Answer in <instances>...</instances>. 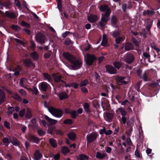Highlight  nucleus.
<instances>
[{"mask_svg": "<svg viewBox=\"0 0 160 160\" xmlns=\"http://www.w3.org/2000/svg\"><path fill=\"white\" fill-rule=\"evenodd\" d=\"M99 9L100 11L104 13L102 14V17L98 24L101 28H104L110 19V16L111 12V9L106 4L101 5Z\"/></svg>", "mask_w": 160, "mask_h": 160, "instance_id": "f257e3e1", "label": "nucleus"}, {"mask_svg": "<svg viewBox=\"0 0 160 160\" xmlns=\"http://www.w3.org/2000/svg\"><path fill=\"white\" fill-rule=\"evenodd\" d=\"M48 109L49 111L53 116L57 118L61 117L63 114V111L60 109L50 107H48Z\"/></svg>", "mask_w": 160, "mask_h": 160, "instance_id": "f03ea898", "label": "nucleus"}, {"mask_svg": "<svg viewBox=\"0 0 160 160\" xmlns=\"http://www.w3.org/2000/svg\"><path fill=\"white\" fill-rule=\"evenodd\" d=\"M82 60L81 59H76L75 58L74 60H73L71 63L72 64L70 67L72 69L77 70L82 67Z\"/></svg>", "mask_w": 160, "mask_h": 160, "instance_id": "7ed1b4c3", "label": "nucleus"}, {"mask_svg": "<svg viewBox=\"0 0 160 160\" xmlns=\"http://www.w3.org/2000/svg\"><path fill=\"white\" fill-rule=\"evenodd\" d=\"M97 58L94 54H87L85 60L86 63L88 65H92Z\"/></svg>", "mask_w": 160, "mask_h": 160, "instance_id": "20e7f679", "label": "nucleus"}, {"mask_svg": "<svg viewBox=\"0 0 160 160\" xmlns=\"http://www.w3.org/2000/svg\"><path fill=\"white\" fill-rule=\"evenodd\" d=\"M98 136V134L96 132H92L87 136L88 143H90L95 141Z\"/></svg>", "mask_w": 160, "mask_h": 160, "instance_id": "39448f33", "label": "nucleus"}, {"mask_svg": "<svg viewBox=\"0 0 160 160\" xmlns=\"http://www.w3.org/2000/svg\"><path fill=\"white\" fill-rule=\"evenodd\" d=\"M35 39L37 42L41 43H43L45 42L46 38L45 35H43L41 33L39 32L36 35Z\"/></svg>", "mask_w": 160, "mask_h": 160, "instance_id": "423d86ee", "label": "nucleus"}, {"mask_svg": "<svg viewBox=\"0 0 160 160\" xmlns=\"http://www.w3.org/2000/svg\"><path fill=\"white\" fill-rule=\"evenodd\" d=\"M52 76L54 81L56 83H59L60 82L65 83V82L62 80L63 78V76L62 75H59L58 74H53Z\"/></svg>", "mask_w": 160, "mask_h": 160, "instance_id": "0eeeda50", "label": "nucleus"}, {"mask_svg": "<svg viewBox=\"0 0 160 160\" xmlns=\"http://www.w3.org/2000/svg\"><path fill=\"white\" fill-rule=\"evenodd\" d=\"M134 55L130 53H128L125 57V61L129 64L132 62L134 61Z\"/></svg>", "mask_w": 160, "mask_h": 160, "instance_id": "6e6552de", "label": "nucleus"}, {"mask_svg": "<svg viewBox=\"0 0 160 160\" xmlns=\"http://www.w3.org/2000/svg\"><path fill=\"white\" fill-rule=\"evenodd\" d=\"M63 56L64 58L69 61L70 63L74 60L75 57L73 55L70 54L68 52H64L63 53Z\"/></svg>", "mask_w": 160, "mask_h": 160, "instance_id": "1a4fd4ad", "label": "nucleus"}, {"mask_svg": "<svg viewBox=\"0 0 160 160\" xmlns=\"http://www.w3.org/2000/svg\"><path fill=\"white\" fill-rule=\"evenodd\" d=\"M125 78V77H124L117 76L116 78L117 83L119 85L127 84V82L124 80Z\"/></svg>", "mask_w": 160, "mask_h": 160, "instance_id": "9d476101", "label": "nucleus"}, {"mask_svg": "<svg viewBox=\"0 0 160 160\" xmlns=\"http://www.w3.org/2000/svg\"><path fill=\"white\" fill-rule=\"evenodd\" d=\"M106 71L111 74H115L117 73V70L113 66L110 65L106 66Z\"/></svg>", "mask_w": 160, "mask_h": 160, "instance_id": "9b49d317", "label": "nucleus"}, {"mask_svg": "<svg viewBox=\"0 0 160 160\" xmlns=\"http://www.w3.org/2000/svg\"><path fill=\"white\" fill-rule=\"evenodd\" d=\"M33 158L35 160H39L42 157V154L39 150H35L33 154Z\"/></svg>", "mask_w": 160, "mask_h": 160, "instance_id": "f8f14e48", "label": "nucleus"}, {"mask_svg": "<svg viewBox=\"0 0 160 160\" xmlns=\"http://www.w3.org/2000/svg\"><path fill=\"white\" fill-rule=\"evenodd\" d=\"M99 19V17L94 14H91L88 17V20L91 23H94Z\"/></svg>", "mask_w": 160, "mask_h": 160, "instance_id": "ddd939ff", "label": "nucleus"}, {"mask_svg": "<svg viewBox=\"0 0 160 160\" xmlns=\"http://www.w3.org/2000/svg\"><path fill=\"white\" fill-rule=\"evenodd\" d=\"M25 66L27 67H32L33 68L35 67V65L32 62L31 60L29 58L26 59L23 61Z\"/></svg>", "mask_w": 160, "mask_h": 160, "instance_id": "4468645a", "label": "nucleus"}, {"mask_svg": "<svg viewBox=\"0 0 160 160\" xmlns=\"http://www.w3.org/2000/svg\"><path fill=\"white\" fill-rule=\"evenodd\" d=\"M44 117L50 125H54L57 123V120L50 118L47 115L45 116Z\"/></svg>", "mask_w": 160, "mask_h": 160, "instance_id": "2eb2a0df", "label": "nucleus"}, {"mask_svg": "<svg viewBox=\"0 0 160 160\" xmlns=\"http://www.w3.org/2000/svg\"><path fill=\"white\" fill-rule=\"evenodd\" d=\"M28 139L30 141L36 143H38L39 142L40 140L39 138L38 137L32 135H30L29 136Z\"/></svg>", "mask_w": 160, "mask_h": 160, "instance_id": "dca6fc26", "label": "nucleus"}, {"mask_svg": "<svg viewBox=\"0 0 160 160\" xmlns=\"http://www.w3.org/2000/svg\"><path fill=\"white\" fill-rule=\"evenodd\" d=\"M134 49L133 45L131 43L128 42L126 43L125 46V50L126 51H128L133 50Z\"/></svg>", "mask_w": 160, "mask_h": 160, "instance_id": "f3484780", "label": "nucleus"}, {"mask_svg": "<svg viewBox=\"0 0 160 160\" xmlns=\"http://www.w3.org/2000/svg\"><path fill=\"white\" fill-rule=\"evenodd\" d=\"M107 156V155L106 152L101 153L99 152H97L96 155V158L101 159H102Z\"/></svg>", "mask_w": 160, "mask_h": 160, "instance_id": "a211bd4d", "label": "nucleus"}, {"mask_svg": "<svg viewBox=\"0 0 160 160\" xmlns=\"http://www.w3.org/2000/svg\"><path fill=\"white\" fill-rule=\"evenodd\" d=\"M118 21V19L116 16L115 15L112 16L111 19V22L112 26H116L117 24Z\"/></svg>", "mask_w": 160, "mask_h": 160, "instance_id": "6ab92c4d", "label": "nucleus"}, {"mask_svg": "<svg viewBox=\"0 0 160 160\" xmlns=\"http://www.w3.org/2000/svg\"><path fill=\"white\" fill-rule=\"evenodd\" d=\"M5 15L7 17L12 19H15L16 18V14L13 12L6 11L5 13Z\"/></svg>", "mask_w": 160, "mask_h": 160, "instance_id": "aec40b11", "label": "nucleus"}, {"mask_svg": "<svg viewBox=\"0 0 160 160\" xmlns=\"http://www.w3.org/2000/svg\"><path fill=\"white\" fill-rule=\"evenodd\" d=\"M49 86V85L46 82H42L41 83V88L42 91L45 92L46 91L48 88Z\"/></svg>", "mask_w": 160, "mask_h": 160, "instance_id": "412c9836", "label": "nucleus"}, {"mask_svg": "<svg viewBox=\"0 0 160 160\" xmlns=\"http://www.w3.org/2000/svg\"><path fill=\"white\" fill-rule=\"evenodd\" d=\"M58 96L60 100H63L68 98V95L65 92H62L58 94Z\"/></svg>", "mask_w": 160, "mask_h": 160, "instance_id": "4be33fe9", "label": "nucleus"}, {"mask_svg": "<svg viewBox=\"0 0 160 160\" xmlns=\"http://www.w3.org/2000/svg\"><path fill=\"white\" fill-rule=\"evenodd\" d=\"M49 142L52 147L56 148L57 147V144L56 141L54 138H50L49 140Z\"/></svg>", "mask_w": 160, "mask_h": 160, "instance_id": "5701e85b", "label": "nucleus"}, {"mask_svg": "<svg viewBox=\"0 0 160 160\" xmlns=\"http://www.w3.org/2000/svg\"><path fill=\"white\" fill-rule=\"evenodd\" d=\"M30 55L32 58L35 60H37L39 58V55L36 51L31 53Z\"/></svg>", "mask_w": 160, "mask_h": 160, "instance_id": "b1692460", "label": "nucleus"}, {"mask_svg": "<svg viewBox=\"0 0 160 160\" xmlns=\"http://www.w3.org/2000/svg\"><path fill=\"white\" fill-rule=\"evenodd\" d=\"M83 106V108L85 112L87 113L90 112L91 110L90 108V105L88 103H84Z\"/></svg>", "mask_w": 160, "mask_h": 160, "instance_id": "393cba45", "label": "nucleus"}, {"mask_svg": "<svg viewBox=\"0 0 160 160\" xmlns=\"http://www.w3.org/2000/svg\"><path fill=\"white\" fill-rule=\"evenodd\" d=\"M32 116V115L31 113V110L29 108H27L25 114V116L26 118H27L30 119L31 118Z\"/></svg>", "mask_w": 160, "mask_h": 160, "instance_id": "a878e982", "label": "nucleus"}, {"mask_svg": "<svg viewBox=\"0 0 160 160\" xmlns=\"http://www.w3.org/2000/svg\"><path fill=\"white\" fill-rule=\"evenodd\" d=\"M69 139L72 140H74L76 138V135L73 132H70L67 135Z\"/></svg>", "mask_w": 160, "mask_h": 160, "instance_id": "bb28decb", "label": "nucleus"}, {"mask_svg": "<svg viewBox=\"0 0 160 160\" xmlns=\"http://www.w3.org/2000/svg\"><path fill=\"white\" fill-rule=\"evenodd\" d=\"M10 142L15 146H19L20 145V142L15 137H13L12 141H11Z\"/></svg>", "mask_w": 160, "mask_h": 160, "instance_id": "cd10ccee", "label": "nucleus"}, {"mask_svg": "<svg viewBox=\"0 0 160 160\" xmlns=\"http://www.w3.org/2000/svg\"><path fill=\"white\" fill-rule=\"evenodd\" d=\"M12 97L18 102H21L22 100L21 97L17 93H14L12 94Z\"/></svg>", "mask_w": 160, "mask_h": 160, "instance_id": "c85d7f7f", "label": "nucleus"}, {"mask_svg": "<svg viewBox=\"0 0 160 160\" xmlns=\"http://www.w3.org/2000/svg\"><path fill=\"white\" fill-rule=\"evenodd\" d=\"M125 39V36L122 37L118 36L117 37L115 40V42L117 44H119L121 42L124 41Z\"/></svg>", "mask_w": 160, "mask_h": 160, "instance_id": "c756f323", "label": "nucleus"}, {"mask_svg": "<svg viewBox=\"0 0 160 160\" xmlns=\"http://www.w3.org/2000/svg\"><path fill=\"white\" fill-rule=\"evenodd\" d=\"M105 115L107 118V120L110 121L113 118L114 114L112 113L107 112L106 113Z\"/></svg>", "mask_w": 160, "mask_h": 160, "instance_id": "7c9ffc66", "label": "nucleus"}, {"mask_svg": "<svg viewBox=\"0 0 160 160\" xmlns=\"http://www.w3.org/2000/svg\"><path fill=\"white\" fill-rule=\"evenodd\" d=\"M155 12L153 10L150 11L149 10H147L144 11L143 13L144 16L151 15H153Z\"/></svg>", "mask_w": 160, "mask_h": 160, "instance_id": "2f4dec72", "label": "nucleus"}, {"mask_svg": "<svg viewBox=\"0 0 160 160\" xmlns=\"http://www.w3.org/2000/svg\"><path fill=\"white\" fill-rule=\"evenodd\" d=\"M108 42V39L105 34L103 35L102 40L101 42V45L104 46H106Z\"/></svg>", "mask_w": 160, "mask_h": 160, "instance_id": "473e14b6", "label": "nucleus"}, {"mask_svg": "<svg viewBox=\"0 0 160 160\" xmlns=\"http://www.w3.org/2000/svg\"><path fill=\"white\" fill-rule=\"evenodd\" d=\"M43 75L44 77L49 82H51L52 81V78L51 76L47 73H44Z\"/></svg>", "mask_w": 160, "mask_h": 160, "instance_id": "72a5a7b5", "label": "nucleus"}, {"mask_svg": "<svg viewBox=\"0 0 160 160\" xmlns=\"http://www.w3.org/2000/svg\"><path fill=\"white\" fill-rule=\"evenodd\" d=\"M117 111H119L122 116H125L127 115L126 111L122 108H119Z\"/></svg>", "mask_w": 160, "mask_h": 160, "instance_id": "f704fd0d", "label": "nucleus"}, {"mask_svg": "<svg viewBox=\"0 0 160 160\" xmlns=\"http://www.w3.org/2000/svg\"><path fill=\"white\" fill-rule=\"evenodd\" d=\"M62 152L64 154H66L69 152L68 148L66 147H62L61 148Z\"/></svg>", "mask_w": 160, "mask_h": 160, "instance_id": "c9c22d12", "label": "nucleus"}, {"mask_svg": "<svg viewBox=\"0 0 160 160\" xmlns=\"http://www.w3.org/2000/svg\"><path fill=\"white\" fill-rule=\"evenodd\" d=\"M26 81H27V80L25 78H22L20 79V80L19 81V83H20V85L22 87L24 88H27V89H28V88H26L25 87L24 84V83Z\"/></svg>", "mask_w": 160, "mask_h": 160, "instance_id": "e433bc0d", "label": "nucleus"}, {"mask_svg": "<svg viewBox=\"0 0 160 160\" xmlns=\"http://www.w3.org/2000/svg\"><path fill=\"white\" fill-rule=\"evenodd\" d=\"M88 84V81L87 79H85L81 81L80 84V87H82L86 86Z\"/></svg>", "mask_w": 160, "mask_h": 160, "instance_id": "4c0bfd02", "label": "nucleus"}, {"mask_svg": "<svg viewBox=\"0 0 160 160\" xmlns=\"http://www.w3.org/2000/svg\"><path fill=\"white\" fill-rule=\"evenodd\" d=\"M151 47L154 49L155 50L158 52H160V49L157 47L155 43L152 42L151 43Z\"/></svg>", "mask_w": 160, "mask_h": 160, "instance_id": "58836bf2", "label": "nucleus"}, {"mask_svg": "<svg viewBox=\"0 0 160 160\" xmlns=\"http://www.w3.org/2000/svg\"><path fill=\"white\" fill-rule=\"evenodd\" d=\"M80 160H87L88 159L89 157L87 155L82 154L79 155Z\"/></svg>", "mask_w": 160, "mask_h": 160, "instance_id": "ea45409f", "label": "nucleus"}, {"mask_svg": "<svg viewBox=\"0 0 160 160\" xmlns=\"http://www.w3.org/2000/svg\"><path fill=\"white\" fill-rule=\"evenodd\" d=\"M71 117L73 118H76L78 114H77L76 111L75 110H73L70 113Z\"/></svg>", "mask_w": 160, "mask_h": 160, "instance_id": "a19ab883", "label": "nucleus"}, {"mask_svg": "<svg viewBox=\"0 0 160 160\" xmlns=\"http://www.w3.org/2000/svg\"><path fill=\"white\" fill-rule=\"evenodd\" d=\"M19 92L22 96L25 97L27 96L26 92L23 89L19 90Z\"/></svg>", "mask_w": 160, "mask_h": 160, "instance_id": "79ce46f5", "label": "nucleus"}, {"mask_svg": "<svg viewBox=\"0 0 160 160\" xmlns=\"http://www.w3.org/2000/svg\"><path fill=\"white\" fill-rule=\"evenodd\" d=\"M10 27L12 30L15 31H18L20 29V27L17 25L13 24L10 26Z\"/></svg>", "mask_w": 160, "mask_h": 160, "instance_id": "37998d69", "label": "nucleus"}, {"mask_svg": "<svg viewBox=\"0 0 160 160\" xmlns=\"http://www.w3.org/2000/svg\"><path fill=\"white\" fill-rule=\"evenodd\" d=\"M120 33L119 31H115L112 32V35L113 37L116 38L118 36Z\"/></svg>", "mask_w": 160, "mask_h": 160, "instance_id": "c03bdc74", "label": "nucleus"}, {"mask_svg": "<svg viewBox=\"0 0 160 160\" xmlns=\"http://www.w3.org/2000/svg\"><path fill=\"white\" fill-rule=\"evenodd\" d=\"M57 3V7L58 9L61 10L62 8V3L61 0H56Z\"/></svg>", "mask_w": 160, "mask_h": 160, "instance_id": "a18cd8bd", "label": "nucleus"}, {"mask_svg": "<svg viewBox=\"0 0 160 160\" xmlns=\"http://www.w3.org/2000/svg\"><path fill=\"white\" fill-rule=\"evenodd\" d=\"M37 132L40 136H42L44 135L46 133L45 131L42 130L41 129H38Z\"/></svg>", "mask_w": 160, "mask_h": 160, "instance_id": "49530a36", "label": "nucleus"}, {"mask_svg": "<svg viewBox=\"0 0 160 160\" xmlns=\"http://www.w3.org/2000/svg\"><path fill=\"white\" fill-rule=\"evenodd\" d=\"M3 125L7 128L9 129L11 128L10 123L7 121H5L4 122Z\"/></svg>", "mask_w": 160, "mask_h": 160, "instance_id": "de8ad7c7", "label": "nucleus"}, {"mask_svg": "<svg viewBox=\"0 0 160 160\" xmlns=\"http://www.w3.org/2000/svg\"><path fill=\"white\" fill-rule=\"evenodd\" d=\"M21 25L24 27H25L27 28H29L30 27V25L28 23L25 22L24 21H22L21 22Z\"/></svg>", "mask_w": 160, "mask_h": 160, "instance_id": "09e8293b", "label": "nucleus"}, {"mask_svg": "<svg viewBox=\"0 0 160 160\" xmlns=\"http://www.w3.org/2000/svg\"><path fill=\"white\" fill-rule=\"evenodd\" d=\"M25 114V109H23L21 110L19 112V115L21 118H22Z\"/></svg>", "mask_w": 160, "mask_h": 160, "instance_id": "8fccbe9b", "label": "nucleus"}, {"mask_svg": "<svg viewBox=\"0 0 160 160\" xmlns=\"http://www.w3.org/2000/svg\"><path fill=\"white\" fill-rule=\"evenodd\" d=\"M55 128L54 127H49L48 130V133L50 134H52L53 131L55 129Z\"/></svg>", "mask_w": 160, "mask_h": 160, "instance_id": "3c124183", "label": "nucleus"}, {"mask_svg": "<svg viewBox=\"0 0 160 160\" xmlns=\"http://www.w3.org/2000/svg\"><path fill=\"white\" fill-rule=\"evenodd\" d=\"M127 121V118L125 116H122V118H121L120 122L121 123H122L123 124H125L126 122Z\"/></svg>", "mask_w": 160, "mask_h": 160, "instance_id": "603ef678", "label": "nucleus"}, {"mask_svg": "<svg viewBox=\"0 0 160 160\" xmlns=\"http://www.w3.org/2000/svg\"><path fill=\"white\" fill-rule=\"evenodd\" d=\"M72 120L71 119H68L65 120L64 122L63 123L64 124H72Z\"/></svg>", "mask_w": 160, "mask_h": 160, "instance_id": "864d4df0", "label": "nucleus"}, {"mask_svg": "<svg viewBox=\"0 0 160 160\" xmlns=\"http://www.w3.org/2000/svg\"><path fill=\"white\" fill-rule=\"evenodd\" d=\"M8 114H11L14 111V108L13 107H9L8 108Z\"/></svg>", "mask_w": 160, "mask_h": 160, "instance_id": "5fc2aeb1", "label": "nucleus"}, {"mask_svg": "<svg viewBox=\"0 0 160 160\" xmlns=\"http://www.w3.org/2000/svg\"><path fill=\"white\" fill-rule=\"evenodd\" d=\"M15 40L18 43L22 45L24 47H25V44L23 41L17 38H15Z\"/></svg>", "mask_w": 160, "mask_h": 160, "instance_id": "6e6d98bb", "label": "nucleus"}, {"mask_svg": "<svg viewBox=\"0 0 160 160\" xmlns=\"http://www.w3.org/2000/svg\"><path fill=\"white\" fill-rule=\"evenodd\" d=\"M114 66L118 69L121 66V64L119 62H115L113 64Z\"/></svg>", "mask_w": 160, "mask_h": 160, "instance_id": "4d7b16f0", "label": "nucleus"}, {"mask_svg": "<svg viewBox=\"0 0 160 160\" xmlns=\"http://www.w3.org/2000/svg\"><path fill=\"white\" fill-rule=\"evenodd\" d=\"M143 56L145 58L148 59L149 60H150V55L149 53L146 52H143Z\"/></svg>", "mask_w": 160, "mask_h": 160, "instance_id": "13d9d810", "label": "nucleus"}, {"mask_svg": "<svg viewBox=\"0 0 160 160\" xmlns=\"http://www.w3.org/2000/svg\"><path fill=\"white\" fill-rule=\"evenodd\" d=\"M92 103L94 107H97L99 106L98 101L96 100H94L92 101Z\"/></svg>", "mask_w": 160, "mask_h": 160, "instance_id": "bf43d9fd", "label": "nucleus"}, {"mask_svg": "<svg viewBox=\"0 0 160 160\" xmlns=\"http://www.w3.org/2000/svg\"><path fill=\"white\" fill-rule=\"evenodd\" d=\"M132 41L136 46H138L139 42L135 38H132Z\"/></svg>", "mask_w": 160, "mask_h": 160, "instance_id": "052dcab7", "label": "nucleus"}, {"mask_svg": "<svg viewBox=\"0 0 160 160\" xmlns=\"http://www.w3.org/2000/svg\"><path fill=\"white\" fill-rule=\"evenodd\" d=\"M152 23H150L148 25L146 26V30H147L149 32V33L151 34V32L150 31V28H151L152 26Z\"/></svg>", "mask_w": 160, "mask_h": 160, "instance_id": "680f3d73", "label": "nucleus"}, {"mask_svg": "<svg viewBox=\"0 0 160 160\" xmlns=\"http://www.w3.org/2000/svg\"><path fill=\"white\" fill-rule=\"evenodd\" d=\"M64 43L66 45H69L71 43V41L69 38H67L64 41Z\"/></svg>", "mask_w": 160, "mask_h": 160, "instance_id": "e2e57ef3", "label": "nucleus"}, {"mask_svg": "<svg viewBox=\"0 0 160 160\" xmlns=\"http://www.w3.org/2000/svg\"><path fill=\"white\" fill-rule=\"evenodd\" d=\"M52 52H49L47 53H45L44 55V58H48L51 55Z\"/></svg>", "mask_w": 160, "mask_h": 160, "instance_id": "0e129e2a", "label": "nucleus"}, {"mask_svg": "<svg viewBox=\"0 0 160 160\" xmlns=\"http://www.w3.org/2000/svg\"><path fill=\"white\" fill-rule=\"evenodd\" d=\"M30 48L32 49H34L36 47V45L35 42L32 41H30Z\"/></svg>", "mask_w": 160, "mask_h": 160, "instance_id": "69168bd1", "label": "nucleus"}, {"mask_svg": "<svg viewBox=\"0 0 160 160\" xmlns=\"http://www.w3.org/2000/svg\"><path fill=\"white\" fill-rule=\"evenodd\" d=\"M32 92L35 95L38 94V91L35 87L33 88V89L32 90Z\"/></svg>", "mask_w": 160, "mask_h": 160, "instance_id": "338daca9", "label": "nucleus"}, {"mask_svg": "<svg viewBox=\"0 0 160 160\" xmlns=\"http://www.w3.org/2000/svg\"><path fill=\"white\" fill-rule=\"evenodd\" d=\"M60 158V156L59 154H57L53 157V158L55 160H58Z\"/></svg>", "mask_w": 160, "mask_h": 160, "instance_id": "774afa93", "label": "nucleus"}]
</instances>
